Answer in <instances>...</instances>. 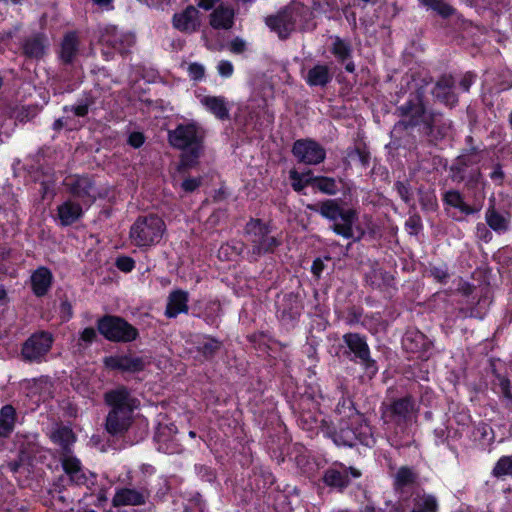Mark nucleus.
Returning a JSON list of instances; mask_svg holds the SVG:
<instances>
[{"label":"nucleus","instance_id":"1a4fd4ad","mask_svg":"<svg viewBox=\"0 0 512 512\" xmlns=\"http://www.w3.org/2000/svg\"><path fill=\"white\" fill-rule=\"evenodd\" d=\"M294 156L303 163L315 165L325 159V150L317 142L309 139L297 140L293 145Z\"/></svg>","mask_w":512,"mask_h":512},{"label":"nucleus","instance_id":"39448f33","mask_svg":"<svg viewBox=\"0 0 512 512\" xmlns=\"http://www.w3.org/2000/svg\"><path fill=\"white\" fill-rule=\"evenodd\" d=\"M165 231V223L159 216H140L130 228L129 240L134 246L149 248L161 241Z\"/></svg>","mask_w":512,"mask_h":512},{"label":"nucleus","instance_id":"de8ad7c7","mask_svg":"<svg viewBox=\"0 0 512 512\" xmlns=\"http://www.w3.org/2000/svg\"><path fill=\"white\" fill-rule=\"evenodd\" d=\"M117 267L124 272H130L134 267V261L128 257L119 258L117 260Z\"/></svg>","mask_w":512,"mask_h":512},{"label":"nucleus","instance_id":"603ef678","mask_svg":"<svg viewBox=\"0 0 512 512\" xmlns=\"http://www.w3.org/2000/svg\"><path fill=\"white\" fill-rule=\"evenodd\" d=\"M245 49V42L240 39L236 38L231 41L230 43V50L234 53H241Z\"/></svg>","mask_w":512,"mask_h":512},{"label":"nucleus","instance_id":"49530a36","mask_svg":"<svg viewBox=\"0 0 512 512\" xmlns=\"http://www.w3.org/2000/svg\"><path fill=\"white\" fill-rule=\"evenodd\" d=\"M217 70L222 77H230L233 73V65L229 61L222 60L218 63Z\"/></svg>","mask_w":512,"mask_h":512},{"label":"nucleus","instance_id":"680f3d73","mask_svg":"<svg viewBox=\"0 0 512 512\" xmlns=\"http://www.w3.org/2000/svg\"><path fill=\"white\" fill-rule=\"evenodd\" d=\"M97 5L108 8L112 0H93Z\"/></svg>","mask_w":512,"mask_h":512},{"label":"nucleus","instance_id":"412c9836","mask_svg":"<svg viewBox=\"0 0 512 512\" xmlns=\"http://www.w3.org/2000/svg\"><path fill=\"white\" fill-rule=\"evenodd\" d=\"M146 494L144 491L124 488L116 492L113 497L114 506L141 505L144 503Z\"/></svg>","mask_w":512,"mask_h":512},{"label":"nucleus","instance_id":"4d7b16f0","mask_svg":"<svg viewBox=\"0 0 512 512\" xmlns=\"http://www.w3.org/2000/svg\"><path fill=\"white\" fill-rule=\"evenodd\" d=\"M311 270H312V273L315 275V276H320L322 270H323V263L320 259H316L313 264H312V267H311Z\"/></svg>","mask_w":512,"mask_h":512},{"label":"nucleus","instance_id":"774afa93","mask_svg":"<svg viewBox=\"0 0 512 512\" xmlns=\"http://www.w3.org/2000/svg\"><path fill=\"white\" fill-rule=\"evenodd\" d=\"M62 309L70 314V306L68 304L64 303L62 305Z\"/></svg>","mask_w":512,"mask_h":512},{"label":"nucleus","instance_id":"e2e57ef3","mask_svg":"<svg viewBox=\"0 0 512 512\" xmlns=\"http://www.w3.org/2000/svg\"><path fill=\"white\" fill-rule=\"evenodd\" d=\"M7 299V293L4 288L0 287V303H4Z\"/></svg>","mask_w":512,"mask_h":512},{"label":"nucleus","instance_id":"79ce46f5","mask_svg":"<svg viewBox=\"0 0 512 512\" xmlns=\"http://www.w3.org/2000/svg\"><path fill=\"white\" fill-rule=\"evenodd\" d=\"M220 343L212 338L205 337L199 349L205 356L212 355L217 349H219Z\"/></svg>","mask_w":512,"mask_h":512},{"label":"nucleus","instance_id":"052dcab7","mask_svg":"<svg viewBox=\"0 0 512 512\" xmlns=\"http://www.w3.org/2000/svg\"><path fill=\"white\" fill-rule=\"evenodd\" d=\"M21 462H23V457L25 455V452H22ZM11 471L18 472L21 468H23V463H11L9 465Z\"/></svg>","mask_w":512,"mask_h":512},{"label":"nucleus","instance_id":"bb28decb","mask_svg":"<svg viewBox=\"0 0 512 512\" xmlns=\"http://www.w3.org/2000/svg\"><path fill=\"white\" fill-rule=\"evenodd\" d=\"M52 275L46 268L37 269L31 276L32 288L37 296L44 295L51 285Z\"/></svg>","mask_w":512,"mask_h":512},{"label":"nucleus","instance_id":"c03bdc74","mask_svg":"<svg viewBox=\"0 0 512 512\" xmlns=\"http://www.w3.org/2000/svg\"><path fill=\"white\" fill-rule=\"evenodd\" d=\"M187 72L192 80H201L204 77L205 69L201 64L190 63L187 65Z\"/></svg>","mask_w":512,"mask_h":512},{"label":"nucleus","instance_id":"5fc2aeb1","mask_svg":"<svg viewBox=\"0 0 512 512\" xmlns=\"http://www.w3.org/2000/svg\"><path fill=\"white\" fill-rule=\"evenodd\" d=\"M431 272L433 276L440 282L444 281V279L447 277V271L443 267H435L431 270Z\"/></svg>","mask_w":512,"mask_h":512},{"label":"nucleus","instance_id":"7c9ffc66","mask_svg":"<svg viewBox=\"0 0 512 512\" xmlns=\"http://www.w3.org/2000/svg\"><path fill=\"white\" fill-rule=\"evenodd\" d=\"M488 225L496 232L503 233L509 228V220L504 215L497 213L494 209H489L486 213Z\"/></svg>","mask_w":512,"mask_h":512},{"label":"nucleus","instance_id":"338daca9","mask_svg":"<svg viewBox=\"0 0 512 512\" xmlns=\"http://www.w3.org/2000/svg\"><path fill=\"white\" fill-rule=\"evenodd\" d=\"M346 70L349 71V72H353L354 71V64L353 63H348L346 65Z\"/></svg>","mask_w":512,"mask_h":512},{"label":"nucleus","instance_id":"3c124183","mask_svg":"<svg viewBox=\"0 0 512 512\" xmlns=\"http://www.w3.org/2000/svg\"><path fill=\"white\" fill-rule=\"evenodd\" d=\"M95 337H96V331L93 328H86L81 333L80 339L84 343L88 344V343H91Z\"/></svg>","mask_w":512,"mask_h":512},{"label":"nucleus","instance_id":"bf43d9fd","mask_svg":"<svg viewBox=\"0 0 512 512\" xmlns=\"http://www.w3.org/2000/svg\"><path fill=\"white\" fill-rule=\"evenodd\" d=\"M407 225L411 227L412 232H417V230L419 228V221H418V219L411 217L408 220Z\"/></svg>","mask_w":512,"mask_h":512},{"label":"nucleus","instance_id":"ea45409f","mask_svg":"<svg viewBox=\"0 0 512 512\" xmlns=\"http://www.w3.org/2000/svg\"><path fill=\"white\" fill-rule=\"evenodd\" d=\"M333 54L340 60H345L350 55L349 46L339 38H335L332 47Z\"/></svg>","mask_w":512,"mask_h":512},{"label":"nucleus","instance_id":"4c0bfd02","mask_svg":"<svg viewBox=\"0 0 512 512\" xmlns=\"http://www.w3.org/2000/svg\"><path fill=\"white\" fill-rule=\"evenodd\" d=\"M24 51L28 56L38 58L44 53V44L38 38L29 40L24 45Z\"/></svg>","mask_w":512,"mask_h":512},{"label":"nucleus","instance_id":"5701e85b","mask_svg":"<svg viewBox=\"0 0 512 512\" xmlns=\"http://www.w3.org/2000/svg\"><path fill=\"white\" fill-rule=\"evenodd\" d=\"M188 294L181 290L172 292L168 298L166 315L176 317L180 313L187 311Z\"/></svg>","mask_w":512,"mask_h":512},{"label":"nucleus","instance_id":"473e14b6","mask_svg":"<svg viewBox=\"0 0 512 512\" xmlns=\"http://www.w3.org/2000/svg\"><path fill=\"white\" fill-rule=\"evenodd\" d=\"M77 52V38L74 34H68L65 36L60 50L61 59L69 63L73 60Z\"/></svg>","mask_w":512,"mask_h":512},{"label":"nucleus","instance_id":"f8f14e48","mask_svg":"<svg viewBox=\"0 0 512 512\" xmlns=\"http://www.w3.org/2000/svg\"><path fill=\"white\" fill-rule=\"evenodd\" d=\"M105 366L124 372H138L145 369L147 361L141 357L114 355L104 359Z\"/></svg>","mask_w":512,"mask_h":512},{"label":"nucleus","instance_id":"393cba45","mask_svg":"<svg viewBox=\"0 0 512 512\" xmlns=\"http://www.w3.org/2000/svg\"><path fill=\"white\" fill-rule=\"evenodd\" d=\"M82 207L71 200H68L58 207V218L62 225H70L80 218Z\"/></svg>","mask_w":512,"mask_h":512},{"label":"nucleus","instance_id":"0e129e2a","mask_svg":"<svg viewBox=\"0 0 512 512\" xmlns=\"http://www.w3.org/2000/svg\"><path fill=\"white\" fill-rule=\"evenodd\" d=\"M318 422L319 421L317 419H314V425L310 424L307 427L304 426V429H307L309 431H313L314 429L318 428Z\"/></svg>","mask_w":512,"mask_h":512},{"label":"nucleus","instance_id":"b1692460","mask_svg":"<svg viewBox=\"0 0 512 512\" xmlns=\"http://www.w3.org/2000/svg\"><path fill=\"white\" fill-rule=\"evenodd\" d=\"M344 341L355 357L363 362H369V348L362 337L358 334H347L344 336Z\"/></svg>","mask_w":512,"mask_h":512},{"label":"nucleus","instance_id":"423d86ee","mask_svg":"<svg viewBox=\"0 0 512 512\" xmlns=\"http://www.w3.org/2000/svg\"><path fill=\"white\" fill-rule=\"evenodd\" d=\"M99 332L112 341H132L137 336V331L124 320L107 316L98 322Z\"/></svg>","mask_w":512,"mask_h":512},{"label":"nucleus","instance_id":"a211bd4d","mask_svg":"<svg viewBox=\"0 0 512 512\" xmlns=\"http://www.w3.org/2000/svg\"><path fill=\"white\" fill-rule=\"evenodd\" d=\"M48 436L51 441L60 446L63 451H68L69 447L75 441L72 430L62 424H54L48 432Z\"/></svg>","mask_w":512,"mask_h":512},{"label":"nucleus","instance_id":"864d4df0","mask_svg":"<svg viewBox=\"0 0 512 512\" xmlns=\"http://www.w3.org/2000/svg\"><path fill=\"white\" fill-rule=\"evenodd\" d=\"M499 385H500L501 393L505 397H507V398L512 397V394L510 392V382L507 379L501 378Z\"/></svg>","mask_w":512,"mask_h":512},{"label":"nucleus","instance_id":"f3484780","mask_svg":"<svg viewBox=\"0 0 512 512\" xmlns=\"http://www.w3.org/2000/svg\"><path fill=\"white\" fill-rule=\"evenodd\" d=\"M197 97L202 106L216 118L223 120L229 117V108L223 97L208 95H198Z\"/></svg>","mask_w":512,"mask_h":512},{"label":"nucleus","instance_id":"ddd939ff","mask_svg":"<svg viewBox=\"0 0 512 512\" xmlns=\"http://www.w3.org/2000/svg\"><path fill=\"white\" fill-rule=\"evenodd\" d=\"M66 185L70 187L73 195L82 198L85 204H89L96 199L98 193L88 177H71L66 180Z\"/></svg>","mask_w":512,"mask_h":512},{"label":"nucleus","instance_id":"9d476101","mask_svg":"<svg viewBox=\"0 0 512 512\" xmlns=\"http://www.w3.org/2000/svg\"><path fill=\"white\" fill-rule=\"evenodd\" d=\"M52 337L50 334L41 332L31 336L24 344L22 355L29 361L39 360L51 348Z\"/></svg>","mask_w":512,"mask_h":512},{"label":"nucleus","instance_id":"72a5a7b5","mask_svg":"<svg viewBox=\"0 0 512 512\" xmlns=\"http://www.w3.org/2000/svg\"><path fill=\"white\" fill-rule=\"evenodd\" d=\"M416 473L408 467H401L395 474L394 484L396 489H403L414 483Z\"/></svg>","mask_w":512,"mask_h":512},{"label":"nucleus","instance_id":"6e6d98bb","mask_svg":"<svg viewBox=\"0 0 512 512\" xmlns=\"http://www.w3.org/2000/svg\"><path fill=\"white\" fill-rule=\"evenodd\" d=\"M230 250L232 248L229 245H222L218 251V256L221 259L229 260L232 258V254H230Z\"/></svg>","mask_w":512,"mask_h":512},{"label":"nucleus","instance_id":"dca6fc26","mask_svg":"<svg viewBox=\"0 0 512 512\" xmlns=\"http://www.w3.org/2000/svg\"><path fill=\"white\" fill-rule=\"evenodd\" d=\"M444 201L449 207L455 208L461 215L474 214L481 210L482 202H475L473 205L467 204L462 195L455 190H451L445 193Z\"/></svg>","mask_w":512,"mask_h":512},{"label":"nucleus","instance_id":"2eb2a0df","mask_svg":"<svg viewBox=\"0 0 512 512\" xmlns=\"http://www.w3.org/2000/svg\"><path fill=\"white\" fill-rule=\"evenodd\" d=\"M353 478H358L361 474L358 470L345 467L331 468L324 475V482L331 487L342 489L350 480V475Z\"/></svg>","mask_w":512,"mask_h":512},{"label":"nucleus","instance_id":"2f4dec72","mask_svg":"<svg viewBox=\"0 0 512 512\" xmlns=\"http://www.w3.org/2000/svg\"><path fill=\"white\" fill-rule=\"evenodd\" d=\"M414 501L412 512H437V500L432 495H418Z\"/></svg>","mask_w":512,"mask_h":512},{"label":"nucleus","instance_id":"09e8293b","mask_svg":"<svg viewBox=\"0 0 512 512\" xmlns=\"http://www.w3.org/2000/svg\"><path fill=\"white\" fill-rule=\"evenodd\" d=\"M128 143L134 147L139 148L144 143V136L140 132H133L129 135Z\"/></svg>","mask_w":512,"mask_h":512},{"label":"nucleus","instance_id":"4468645a","mask_svg":"<svg viewBox=\"0 0 512 512\" xmlns=\"http://www.w3.org/2000/svg\"><path fill=\"white\" fill-rule=\"evenodd\" d=\"M173 26L182 32H195L200 27L198 10L193 6H188L183 11L174 14Z\"/></svg>","mask_w":512,"mask_h":512},{"label":"nucleus","instance_id":"37998d69","mask_svg":"<svg viewBox=\"0 0 512 512\" xmlns=\"http://www.w3.org/2000/svg\"><path fill=\"white\" fill-rule=\"evenodd\" d=\"M414 340H423V336L420 333H407L403 338V346L410 352H416L418 350L417 344L414 346Z\"/></svg>","mask_w":512,"mask_h":512},{"label":"nucleus","instance_id":"f257e3e1","mask_svg":"<svg viewBox=\"0 0 512 512\" xmlns=\"http://www.w3.org/2000/svg\"><path fill=\"white\" fill-rule=\"evenodd\" d=\"M105 400L111 407L106 420L107 431L113 435L123 433L132 422L133 411L138 406L137 400L123 387L106 393Z\"/></svg>","mask_w":512,"mask_h":512},{"label":"nucleus","instance_id":"f704fd0d","mask_svg":"<svg viewBox=\"0 0 512 512\" xmlns=\"http://www.w3.org/2000/svg\"><path fill=\"white\" fill-rule=\"evenodd\" d=\"M433 93L437 98L441 99V101L449 106H453L457 101L456 96L451 91L448 82H438Z\"/></svg>","mask_w":512,"mask_h":512},{"label":"nucleus","instance_id":"4be33fe9","mask_svg":"<svg viewBox=\"0 0 512 512\" xmlns=\"http://www.w3.org/2000/svg\"><path fill=\"white\" fill-rule=\"evenodd\" d=\"M234 21V11L224 5H219L210 15V24L215 29H229Z\"/></svg>","mask_w":512,"mask_h":512},{"label":"nucleus","instance_id":"a18cd8bd","mask_svg":"<svg viewBox=\"0 0 512 512\" xmlns=\"http://www.w3.org/2000/svg\"><path fill=\"white\" fill-rule=\"evenodd\" d=\"M121 37L122 38L118 46V51L122 53L134 44V35L132 33L123 32V34H121Z\"/></svg>","mask_w":512,"mask_h":512},{"label":"nucleus","instance_id":"a878e982","mask_svg":"<svg viewBox=\"0 0 512 512\" xmlns=\"http://www.w3.org/2000/svg\"><path fill=\"white\" fill-rule=\"evenodd\" d=\"M176 431L177 429L173 424L169 427L159 424L156 433V439L159 442V450L168 454H172L177 451L176 447L173 446V439L171 438L170 440V437H172Z\"/></svg>","mask_w":512,"mask_h":512},{"label":"nucleus","instance_id":"8fccbe9b","mask_svg":"<svg viewBox=\"0 0 512 512\" xmlns=\"http://www.w3.org/2000/svg\"><path fill=\"white\" fill-rule=\"evenodd\" d=\"M200 185L199 178H187L182 183V188L187 192H192Z\"/></svg>","mask_w":512,"mask_h":512},{"label":"nucleus","instance_id":"6e6552de","mask_svg":"<svg viewBox=\"0 0 512 512\" xmlns=\"http://www.w3.org/2000/svg\"><path fill=\"white\" fill-rule=\"evenodd\" d=\"M246 232L259 253L267 252L277 245L276 238L269 235L268 227L260 220H251L246 226Z\"/></svg>","mask_w":512,"mask_h":512},{"label":"nucleus","instance_id":"c85d7f7f","mask_svg":"<svg viewBox=\"0 0 512 512\" xmlns=\"http://www.w3.org/2000/svg\"><path fill=\"white\" fill-rule=\"evenodd\" d=\"M16 422L15 409L6 405L0 410V436H8L14 429Z\"/></svg>","mask_w":512,"mask_h":512},{"label":"nucleus","instance_id":"20e7f679","mask_svg":"<svg viewBox=\"0 0 512 512\" xmlns=\"http://www.w3.org/2000/svg\"><path fill=\"white\" fill-rule=\"evenodd\" d=\"M333 441L338 446L349 447L357 443L372 446L375 442L370 426L358 413H353L348 421L340 423L338 431L333 434Z\"/></svg>","mask_w":512,"mask_h":512},{"label":"nucleus","instance_id":"e433bc0d","mask_svg":"<svg viewBox=\"0 0 512 512\" xmlns=\"http://www.w3.org/2000/svg\"><path fill=\"white\" fill-rule=\"evenodd\" d=\"M421 4L437 12L442 17H448L453 14V8L442 0H419Z\"/></svg>","mask_w":512,"mask_h":512},{"label":"nucleus","instance_id":"69168bd1","mask_svg":"<svg viewBox=\"0 0 512 512\" xmlns=\"http://www.w3.org/2000/svg\"><path fill=\"white\" fill-rule=\"evenodd\" d=\"M363 512H382L381 510L376 511L372 506H366Z\"/></svg>","mask_w":512,"mask_h":512},{"label":"nucleus","instance_id":"f03ea898","mask_svg":"<svg viewBox=\"0 0 512 512\" xmlns=\"http://www.w3.org/2000/svg\"><path fill=\"white\" fill-rule=\"evenodd\" d=\"M203 134L194 123L180 124L169 132L170 144L183 151L180 166L188 169L197 164L202 151Z\"/></svg>","mask_w":512,"mask_h":512},{"label":"nucleus","instance_id":"7ed1b4c3","mask_svg":"<svg viewBox=\"0 0 512 512\" xmlns=\"http://www.w3.org/2000/svg\"><path fill=\"white\" fill-rule=\"evenodd\" d=\"M332 222L335 233L345 238H360L363 231L357 226V214L353 209H343L334 200H326L315 209Z\"/></svg>","mask_w":512,"mask_h":512},{"label":"nucleus","instance_id":"c9c22d12","mask_svg":"<svg viewBox=\"0 0 512 512\" xmlns=\"http://www.w3.org/2000/svg\"><path fill=\"white\" fill-rule=\"evenodd\" d=\"M121 34H123V32L119 31L116 27H107L105 29V32L102 34L101 42L103 44L113 47L115 50L118 51V46L122 38Z\"/></svg>","mask_w":512,"mask_h":512},{"label":"nucleus","instance_id":"58836bf2","mask_svg":"<svg viewBox=\"0 0 512 512\" xmlns=\"http://www.w3.org/2000/svg\"><path fill=\"white\" fill-rule=\"evenodd\" d=\"M496 476L512 475V456H505L499 459L493 470Z\"/></svg>","mask_w":512,"mask_h":512},{"label":"nucleus","instance_id":"c756f323","mask_svg":"<svg viewBox=\"0 0 512 512\" xmlns=\"http://www.w3.org/2000/svg\"><path fill=\"white\" fill-rule=\"evenodd\" d=\"M266 24L275 30L280 38H286L294 28L293 23L284 15L270 16L266 19Z\"/></svg>","mask_w":512,"mask_h":512},{"label":"nucleus","instance_id":"13d9d810","mask_svg":"<svg viewBox=\"0 0 512 512\" xmlns=\"http://www.w3.org/2000/svg\"><path fill=\"white\" fill-rule=\"evenodd\" d=\"M198 5L205 10H209L214 6V0H200Z\"/></svg>","mask_w":512,"mask_h":512},{"label":"nucleus","instance_id":"aec40b11","mask_svg":"<svg viewBox=\"0 0 512 512\" xmlns=\"http://www.w3.org/2000/svg\"><path fill=\"white\" fill-rule=\"evenodd\" d=\"M62 466L72 482L77 485L87 484L88 478L82 471L80 461L77 458L64 455L62 458Z\"/></svg>","mask_w":512,"mask_h":512},{"label":"nucleus","instance_id":"a19ab883","mask_svg":"<svg viewBox=\"0 0 512 512\" xmlns=\"http://www.w3.org/2000/svg\"><path fill=\"white\" fill-rule=\"evenodd\" d=\"M36 115V109L34 107H22L14 111L11 117L15 118L20 122L28 121Z\"/></svg>","mask_w":512,"mask_h":512},{"label":"nucleus","instance_id":"0eeeda50","mask_svg":"<svg viewBox=\"0 0 512 512\" xmlns=\"http://www.w3.org/2000/svg\"><path fill=\"white\" fill-rule=\"evenodd\" d=\"M292 186L294 190L301 191L307 185L312 184L313 187L319 189L325 194H335L338 190L336 181L328 177H313L311 171L306 173H298L295 170L290 172Z\"/></svg>","mask_w":512,"mask_h":512},{"label":"nucleus","instance_id":"9b49d317","mask_svg":"<svg viewBox=\"0 0 512 512\" xmlns=\"http://www.w3.org/2000/svg\"><path fill=\"white\" fill-rule=\"evenodd\" d=\"M416 414V408L410 398L399 399L394 402L385 417H390L391 421L397 425L411 422Z\"/></svg>","mask_w":512,"mask_h":512},{"label":"nucleus","instance_id":"6ab92c4d","mask_svg":"<svg viewBox=\"0 0 512 512\" xmlns=\"http://www.w3.org/2000/svg\"><path fill=\"white\" fill-rule=\"evenodd\" d=\"M87 112V105H78L71 109H65V116L55 121L54 128L59 129L65 127L68 130L77 129L80 123L76 118L84 117Z\"/></svg>","mask_w":512,"mask_h":512},{"label":"nucleus","instance_id":"cd10ccee","mask_svg":"<svg viewBox=\"0 0 512 512\" xmlns=\"http://www.w3.org/2000/svg\"><path fill=\"white\" fill-rule=\"evenodd\" d=\"M331 79V74L328 66L316 65L308 71L306 82L310 86H324Z\"/></svg>","mask_w":512,"mask_h":512}]
</instances>
